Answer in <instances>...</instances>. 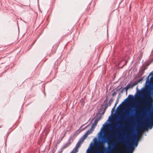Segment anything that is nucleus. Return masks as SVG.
Masks as SVG:
<instances>
[{
  "label": "nucleus",
  "mask_w": 153,
  "mask_h": 153,
  "mask_svg": "<svg viewBox=\"0 0 153 153\" xmlns=\"http://www.w3.org/2000/svg\"><path fill=\"white\" fill-rule=\"evenodd\" d=\"M137 143L134 141H132L131 143H129L128 146L130 149H133L134 148L133 145L134 144L135 146H137Z\"/></svg>",
  "instance_id": "obj_2"
},
{
  "label": "nucleus",
  "mask_w": 153,
  "mask_h": 153,
  "mask_svg": "<svg viewBox=\"0 0 153 153\" xmlns=\"http://www.w3.org/2000/svg\"><path fill=\"white\" fill-rule=\"evenodd\" d=\"M113 99L112 98H111L110 99V100H109V106H110L111 105V104L112 103L113 101Z\"/></svg>",
  "instance_id": "obj_9"
},
{
  "label": "nucleus",
  "mask_w": 153,
  "mask_h": 153,
  "mask_svg": "<svg viewBox=\"0 0 153 153\" xmlns=\"http://www.w3.org/2000/svg\"><path fill=\"white\" fill-rule=\"evenodd\" d=\"M91 130H89L86 133L87 134H88V135L89 134H91Z\"/></svg>",
  "instance_id": "obj_12"
},
{
  "label": "nucleus",
  "mask_w": 153,
  "mask_h": 153,
  "mask_svg": "<svg viewBox=\"0 0 153 153\" xmlns=\"http://www.w3.org/2000/svg\"><path fill=\"white\" fill-rule=\"evenodd\" d=\"M88 135V134H87L86 133H85V134L84 135V137L86 138L87 137Z\"/></svg>",
  "instance_id": "obj_13"
},
{
  "label": "nucleus",
  "mask_w": 153,
  "mask_h": 153,
  "mask_svg": "<svg viewBox=\"0 0 153 153\" xmlns=\"http://www.w3.org/2000/svg\"><path fill=\"white\" fill-rule=\"evenodd\" d=\"M83 140H82L81 141L80 140L79 142H78L77 143L75 148L78 149V148H79L81 146L82 143L83 142Z\"/></svg>",
  "instance_id": "obj_3"
},
{
  "label": "nucleus",
  "mask_w": 153,
  "mask_h": 153,
  "mask_svg": "<svg viewBox=\"0 0 153 153\" xmlns=\"http://www.w3.org/2000/svg\"><path fill=\"white\" fill-rule=\"evenodd\" d=\"M130 88V85H128L125 88H124L123 89H126V91H127Z\"/></svg>",
  "instance_id": "obj_10"
},
{
  "label": "nucleus",
  "mask_w": 153,
  "mask_h": 153,
  "mask_svg": "<svg viewBox=\"0 0 153 153\" xmlns=\"http://www.w3.org/2000/svg\"><path fill=\"white\" fill-rule=\"evenodd\" d=\"M99 146L101 148V149H100L102 151H103V149H104V147H103V144L102 143H100L99 144Z\"/></svg>",
  "instance_id": "obj_6"
},
{
  "label": "nucleus",
  "mask_w": 153,
  "mask_h": 153,
  "mask_svg": "<svg viewBox=\"0 0 153 153\" xmlns=\"http://www.w3.org/2000/svg\"><path fill=\"white\" fill-rule=\"evenodd\" d=\"M137 83H136L135 82H134L132 84V85H131V88H133V87L134 86H135V85H136V84H137Z\"/></svg>",
  "instance_id": "obj_11"
},
{
  "label": "nucleus",
  "mask_w": 153,
  "mask_h": 153,
  "mask_svg": "<svg viewBox=\"0 0 153 153\" xmlns=\"http://www.w3.org/2000/svg\"><path fill=\"white\" fill-rule=\"evenodd\" d=\"M104 102H105V103H107V101L106 100H105L104 101Z\"/></svg>",
  "instance_id": "obj_19"
},
{
  "label": "nucleus",
  "mask_w": 153,
  "mask_h": 153,
  "mask_svg": "<svg viewBox=\"0 0 153 153\" xmlns=\"http://www.w3.org/2000/svg\"><path fill=\"white\" fill-rule=\"evenodd\" d=\"M124 103V102H122V103Z\"/></svg>",
  "instance_id": "obj_24"
},
{
  "label": "nucleus",
  "mask_w": 153,
  "mask_h": 153,
  "mask_svg": "<svg viewBox=\"0 0 153 153\" xmlns=\"http://www.w3.org/2000/svg\"><path fill=\"white\" fill-rule=\"evenodd\" d=\"M142 131H143V130L142 129V128H140V129H139V131H140L141 132H142Z\"/></svg>",
  "instance_id": "obj_14"
},
{
  "label": "nucleus",
  "mask_w": 153,
  "mask_h": 153,
  "mask_svg": "<svg viewBox=\"0 0 153 153\" xmlns=\"http://www.w3.org/2000/svg\"><path fill=\"white\" fill-rule=\"evenodd\" d=\"M143 127L144 128H146V125H144V126H143Z\"/></svg>",
  "instance_id": "obj_16"
},
{
  "label": "nucleus",
  "mask_w": 153,
  "mask_h": 153,
  "mask_svg": "<svg viewBox=\"0 0 153 153\" xmlns=\"http://www.w3.org/2000/svg\"><path fill=\"white\" fill-rule=\"evenodd\" d=\"M118 100H117V102H116V103H117V104L118 103Z\"/></svg>",
  "instance_id": "obj_20"
},
{
  "label": "nucleus",
  "mask_w": 153,
  "mask_h": 153,
  "mask_svg": "<svg viewBox=\"0 0 153 153\" xmlns=\"http://www.w3.org/2000/svg\"><path fill=\"white\" fill-rule=\"evenodd\" d=\"M117 104V103H115V106H116V105Z\"/></svg>",
  "instance_id": "obj_23"
},
{
  "label": "nucleus",
  "mask_w": 153,
  "mask_h": 153,
  "mask_svg": "<svg viewBox=\"0 0 153 153\" xmlns=\"http://www.w3.org/2000/svg\"><path fill=\"white\" fill-rule=\"evenodd\" d=\"M129 99L128 100V101H130L133 100L134 98L133 97L132 95H129L128 96Z\"/></svg>",
  "instance_id": "obj_5"
},
{
  "label": "nucleus",
  "mask_w": 153,
  "mask_h": 153,
  "mask_svg": "<svg viewBox=\"0 0 153 153\" xmlns=\"http://www.w3.org/2000/svg\"><path fill=\"white\" fill-rule=\"evenodd\" d=\"M146 124H149V122H146Z\"/></svg>",
  "instance_id": "obj_21"
},
{
  "label": "nucleus",
  "mask_w": 153,
  "mask_h": 153,
  "mask_svg": "<svg viewBox=\"0 0 153 153\" xmlns=\"http://www.w3.org/2000/svg\"><path fill=\"white\" fill-rule=\"evenodd\" d=\"M146 108L144 107H142L141 108L139 109L142 114L144 113L146 111Z\"/></svg>",
  "instance_id": "obj_4"
},
{
  "label": "nucleus",
  "mask_w": 153,
  "mask_h": 153,
  "mask_svg": "<svg viewBox=\"0 0 153 153\" xmlns=\"http://www.w3.org/2000/svg\"><path fill=\"white\" fill-rule=\"evenodd\" d=\"M152 125H151L150 126V128H151L152 127Z\"/></svg>",
  "instance_id": "obj_18"
},
{
  "label": "nucleus",
  "mask_w": 153,
  "mask_h": 153,
  "mask_svg": "<svg viewBox=\"0 0 153 153\" xmlns=\"http://www.w3.org/2000/svg\"><path fill=\"white\" fill-rule=\"evenodd\" d=\"M101 153V152H99V153Z\"/></svg>",
  "instance_id": "obj_25"
},
{
  "label": "nucleus",
  "mask_w": 153,
  "mask_h": 153,
  "mask_svg": "<svg viewBox=\"0 0 153 153\" xmlns=\"http://www.w3.org/2000/svg\"><path fill=\"white\" fill-rule=\"evenodd\" d=\"M99 120L98 119H96L93 124L94 125V126H96Z\"/></svg>",
  "instance_id": "obj_7"
},
{
  "label": "nucleus",
  "mask_w": 153,
  "mask_h": 153,
  "mask_svg": "<svg viewBox=\"0 0 153 153\" xmlns=\"http://www.w3.org/2000/svg\"><path fill=\"white\" fill-rule=\"evenodd\" d=\"M152 99L150 97H147V98L146 100V102L144 103V105L146 106L147 108H150L151 107L152 105V102L151 100Z\"/></svg>",
  "instance_id": "obj_1"
},
{
  "label": "nucleus",
  "mask_w": 153,
  "mask_h": 153,
  "mask_svg": "<svg viewBox=\"0 0 153 153\" xmlns=\"http://www.w3.org/2000/svg\"><path fill=\"white\" fill-rule=\"evenodd\" d=\"M96 126H94V125L92 124V126H91V128H95Z\"/></svg>",
  "instance_id": "obj_15"
},
{
  "label": "nucleus",
  "mask_w": 153,
  "mask_h": 153,
  "mask_svg": "<svg viewBox=\"0 0 153 153\" xmlns=\"http://www.w3.org/2000/svg\"><path fill=\"white\" fill-rule=\"evenodd\" d=\"M107 107H108V105H107V103H106V106H105V109L107 108Z\"/></svg>",
  "instance_id": "obj_17"
},
{
  "label": "nucleus",
  "mask_w": 153,
  "mask_h": 153,
  "mask_svg": "<svg viewBox=\"0 0 153 153\" xmlns=\"http://www.w3.org/2000/svg\"><path fill=\"white\" fill-rule=\"evenodd\" d=\"M126 63L125 64H124V65H123V66H124V65H126Z\"/></svg>",
  "instance_id": "obj_22"
},
{
  "label": "nucleus",
  "mask_w": 153,
  "mask_h": 153,
  "mask_svg": "<svg viewBox=\"0 0 153 153\" xmlns=\"http://www.w3.org/2000/svg\"><path fill=\"white\" fill-rule=\"evenodd\" d=\"M78 151V149L74 148L70 153H76Z\"/></svg>",
  "instance_id": "obj_8"
}]
</instances>
